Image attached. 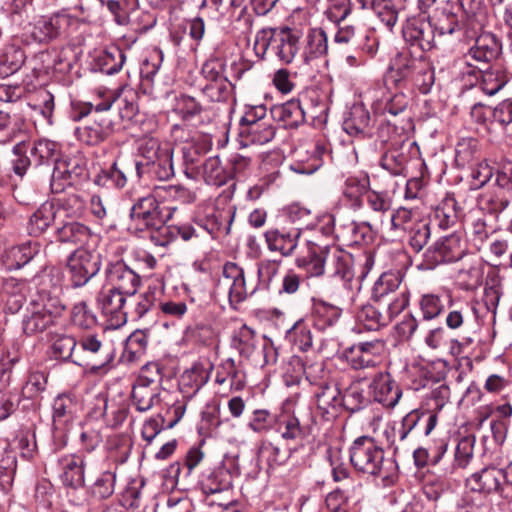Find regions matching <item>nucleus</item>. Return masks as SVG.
I'll list each match as a JSON object with an SVG mask.
<instances>
[{
  "label": "nucleus",
  "mask_w": 512,
  "mask_h": 512,
  "mask_svg": "<svg viewBox=\"0 0 512 512\" xmlns=\"http://www.w3.org/2000/svg\"><path fill=\"white\" fill-rule=\"evenodd\" d=\"M29 150L36 166L48 164L51 161L56 162V160H58V145L51 140L40 139L32 146L29 144Z\"/></svg>",
  "instance_id": "37998d69"
},
{
  "label": "nucleus",
  "mask_w": 512,
  "mask_h": 512,
  "mask_svg": "<svg viewBox=\"0 0 512 512\" xmlns=\"http://www.w3.org/2000/svg\"><path fill=\"white\" fill-rule=\"evenodd\" d=\"M473 457V441L462 438L455 449L454 464L445 470V474L454 473L456 468H465Z\"/></svg>",
  "instance_id": "bf43d9fd"
},
{
  "label": "nucleus",
  "mask_w": 512,
  "mask_h": 512,
  "mask_svg": "<svg viewBox=\"0 0 512 512\" xmlns=\"http://www.w3.org/2000/svg\"><path fill=\"white\" fill-rule=\"evenodd\" d=\"M56 237L62 243L83 246L91 233L87 226L75 220H64L56 226Z\"/></svg>",
  "instance_id": "c756f323"
},
{
  "label": "nucleus",
  "mask_w": 512,
  "mask_h": 512,
  "mask_svg": "<svg viewBox=\"0 0 512 512\" xmlns=\"http://www.w3.org/2000/svg\"><path fill=\"white\" fill-rule=\"evenodd\" d=\"M372 9L378 18L389 28H392L398 19V11L392 0H373Z\"/></svg>",
  "instance_id": "052dcab7"
},
{
  "label": "nucleus",
  "mask_w": 512,
  "mask_h": 512,
  "mask_svg": "<svg viewBox=\"0 0 512 512\" xmlns=\"http://www.w3.org/2000/svg\"><path fill=\"white\" fill-rule=\"evenodd\" d=\"M418 306L423 320L430 321L439 317L445 309L442 297L434 293L421 295Z\"/></svg>",
  "instance_id": "8fccbe9b"
},
{
  "label": "nucleus",
  "mask_w": 512,
  "mask_h": 512,
  "mask_svg": "<svg viewBox=\"0 0 512 512\" xmlns=\"http://www.w3.org/2000/svg\"><path fill=\"white\" fill-rule=\"evenodd\" d=\"M62 480L65 485L81 487L84 485L85 473L88 475L95 472V461L92 457L70 455L62 459Z\"/></svg>",
  "instance_id": "2eb2a0df"
},
{
  "label": "nucleus",
  "mask_w": 512,
  "mask_h": 512,
  "mask_svg": "<svg viewBox=\"0 0 512 512\" xmlns=\"http://www.w3.org/2000/svg\"><path fill=\"white\" fill-rule=\"evenodd\" d=\"M65 304L58 296L42 293L32 300L22 319L23 332L28 336L44 332L62 315Z\"/></svg>",
  "instance_id": "f03ea898"
},
{
  "label": "nucleus",
  "mask_w": 512,
  "mask_h": 512,
  "mask_svg": "<svg viewBox=\"0 0 512 512\" xmlns=\"http://www.w3.org/2000/svg\"><path fill=\"white\" fill-rule=\"evenodd\" d=\"M77 18L66 12H58L51 17H42L34 25L31 32L32 37L39 43H46L58 37L66 31Z\"/></svg>",
  "instance_id": "9b49d317"
},
{
  "label": "nucleus",
  "mask_w": 512,
  "mask_h": 512,
  "mask_svg": "<svg viewBox=\"0 0 512 512\" xmlns=\"http://www.w3.org/2000/svg\"><path fill=\"white\" fill-rule=\"evenodd\" d=\"M156 298L153 291H147L143 294H132L128 296L125 307V323L130 319L136 321L142 318L154 305Z\"/></svg>",
  "instance_id": "e433bc0d"
},
{
  "label": "nucleus",
  "mask_w": 512,
  "mask_h": 512,
  "mask_svg": "<svg viewBox=\"0 0 512 512\" xmlns=\"http://www.w3.org/2000/svg\"><path fill=\"white\" fill-rule=\"evenodd\" d=\"M385 345L381 340L354 344L346 354L348 362L354 369L375 366L380 361Z\"/></svg>",
  "instance_id": "f3484780"
},
{
  "label": "nucleus",
  "mask_w": 512,
  "mask_h": 512,
  "mask_svg": "<svg viewBox=\"0 0 512 512\" xmlns=\"http://www.w3.org/2000/svg\"><path fill=\"white\" fill-rule=\"evenodd\" d=\"M277 431L285 440H297L303 435L300 420L294 414L285 413L280 416Z\"/></svg>",
  "instance_id": "603ef678"
},
{
  "label": "nucleus",
  "mask_w": 512,
  "mask_h": 512,
  "mask_svg": "<svg viewBox=\"0 0 512 512\" xmlns=\"http://www.w3.org/2000/svg\"><path fill=\"white\" fill-rule=\"evenodd\" d=\"M202 490L206 496H216L217 494L229 496L232 494V475L223 467L216 468L203 481Z\"/></svg>",
  "instance_id": "72a5a7b5"
},
{
  "label": "nucleus",
  "mask_w": 512,
  "mask_h": 512,
  "mask_svg": "<svg viewBox=\"0 0 512 512\" xmlns=\"http://www.w3.org/2000/svg\"><path fill=\"white\" fill-rule=\"evenodd\" d=\"M127 296L108 286L97 297V303L104 315L110 317L111 325L120 327L125 324Z\"/></svg>",
  "instance_id": "a211bd4d"
},
{
  "label": "nucleus",
  "mask_w": 512,
  "mask_h": 512,
  "mask_svg": "<svg viewBox=\"0 0 512 512\" xmlns=\"http://www.w3.org/2000/svg\"><path fill=\"white\" fill-rule=\"evenodd\" d=\"M478 141L474 138H462L455 149V161L458 166L464 167L470 164L477 156Z\"/></svg>",
  "instance_id": "6e6d98bb"
},
{
  "label": "nucleus",
  "mask_w": 512,
  "mask_h": 512,
  "mask_svg": "<svg viewBox=\"0 0 512 512\" xmlns=\"http://www.w3.org/2000/svg\"><path fill=\"white\" fill-rule=\"evenodd\" d=\"M272 120L273 119H268L266 121L251 123V125H242L239 134L244 139L245 145H264L270 142L276 133Z\"/></svg>",
  "instance_id": "2f4dec72"
},
{
  "label": "nucleus",
  "mask_w": 512,
  "mask_h": 512,
  "mask_svg": "<svg viewBox=\"0 0 512 512\" xmlns=\"http://www.w3.org/2000/svg\"><path fill=\"white\" fill-rule=\"evenodd\" d=\"M479 72L481 73L480 89L489 96L500 91L510 79L509 73L501 64H494L489 69H482Z\"/></svg>",
  "instance_id": "473e14b6"
},
{
  "label": "nucleus",
  "mask_w": 512,
  "mask_h": 512,
  "mask_svg": "<svg viewBox=\"0 0 512 512\" xmlns=\"http://www.w3.org/2000/svg\"><path fill=\"white\" fill-rule=\"evenodd\" d=\"M142 153L148 163L152 164L153 171L160 180H166L173 176V153L170 147L161 146L157 140L150 139L142 148Z\"/></svg>",
  "instance_id": "f8f14e48"
},
{
  "label": "nucleus",
  "mask_w": 512,
  "mask_h": 512,
  "mask_svg": "<svg viewBox=\"0 0 512 512\" xmlns=\"http://www.w3.org/2000/svg\"><path fill=\"white\" fill-rule=\"evenodd\" d=\"M418 61L406 56H399L390 68L387 80H390L396 86L411 85L412 75L414 74L412 67L416 66L415 63H418Z\"/></svg>",
  "instance_id": "58836bf2"
},
{
  "label": "nucleus",
  "mask_w": 512,
  "mask_h": 512,
  "mask_svg": "<svg viewBox=\"0 0 512 512\" xmlns=\"http://www.w3.org/2000/svg\"><path fill=\"white\" fill-rule=\"evenodd\" d=\"M47 383V377L44 372H31L29 377L22 387L23 397L30 399L37 396L39 393L44 391Z\"/></svg>",
  "instance_id": "69168bd1"
},
{
  "label": "nucleus",
  "mask_w": 512,
  "mask_h": 512,
  "mask_svg": "<svg viewBox=\"0 0 512 512\" xmlns=\"http://www.w3.org/2000/svg\"><path fill=\"white\" fill-rule=\"evenodd\" d=\"M326 273L344 282L353 279L351 255L337 245H326Z\"/></svg>",
  "instance_id": "6ab92c4d"
},
{
  "label": "nucleus",
  "mask_w": 512,
  "mask_h": 512,
  "mask_svg": "<svg viewBox=\"0 0 512 512\" xmlns=\"http://www.w3.org/2000/svg\"><path fill=\"white\" fill-rule=\"evenodd\" d=\"M78 403L68 394L58 395L53 402V419L61 421L64 418H73L77 413Z\"/></svg>",
  "instance_id": "13d9d810"
},
{
  "label": "nucleus",
  "mask_w": 512,
  "mask_h": 512,
  "mask_svg": "<svg viewBox=\"0 0 512 512\" xmlns=\"http://www.w3.org/2000/svg\"><path fill=\"white\" fill-rule=\"evenodd\" d=\"M446 448L447 445L442 443L437 448V452L432 456L426 448L419 447L415 449L413 453L415 465L419 468L425 467L426 465H437L445 454Z\"/></svg>",
  "instance_id": "338daca9"
},
{
  "label": "nucleus",
  "mask_w": 512,
  "mask_h": 512,
  "mask_svg": "<svg viewBox=\"0 0 512 512\" xmlns=\"http://www.w3.org/2000/svg\"><path fill=\"white\" fill-rule=\"evenodd\" d=\"M299 236L300 231L298 229L288 233L269 230L265 233V240L269 250L280 252L283 256H289L296 249Z\"/></svg>",
  "instance_id": "f704fd0d"
},
{
  "label": "nucleus",
  "mask_w": 512,
  "mask_h": 512,
  "mask_svg": "<svg viewBox=\"0 0 512 512\" xmlns=\"http://www.w3.org/2000/svg\"><path fill=\"white\" fill-rule=\"evenodd\" d=\"M272 119L283 123L286 128H295L305 121V112L299 100H290L271 109Z\"/></svg>",
  "instance_id": "c85d7f7f"
},
{
  "label": "nucleus",
  "mask_w": 512,
  "mask_h": 512,
  "mask_svg": "<svg viewBox=\"0 0 512 512\" xmlns=\"http://www.w3.org/2000/svg\"><path fill=\"white\" fill-rule=\"evenodd\" d=\"M256 287H248L245 280L244 269L234 262L224 264L215 292L217 295L227 297L231 305L244 301L248 295L253 294Z\"/></svg>",
  "instance_id": "39448f33"
},
{
  "label": "nucleus",
  "mask_w": 512,
  "mask_h": 512,
  "mask_svg": "<svg viewBox=\"0 0 512 512\" xmlns=\"http://www.w3.org/2000/svg\"><path fill=\"white\" fill-rule=\"evenodd\" d=\"M360 495L361 484L357 481H350V483L342 484V486L330 492L326 497L325 503L330 512H346L343 506L350 501H358Z\"/></svg>",
  "instance_id": "bb28decb"
},
{
  "label": "nucleus",
  "mask_w": 512,
  "mask_h": 512,
  "mask_svg": "<svg viewBox=\"0 0 512 512\" xmlns=\"http://www.w3.org/2000/svg\"><path fill=\"white\" fill-rule=\"evenodd\" d=\"M153 380H136L132 389V401L136 409L146 412L160 402L161 389L159 385L150 386Z\"/></svg>",
  "instance_id": "a878e982"
},
{
  "label": "nucleus",
  "mask_w": 512,
  "mask_h": 512,
  "mask_svg": "<svg viewBox=\"0 0 512 512\" xmlns=\"http://www.w3.org/2000/svg\"><path fill=\"white\" fill-rule=\"evenodd\" d=\"M506 473L496 467H486L481 471L472 474L466 481L470 494L483 496V493H492L497 491L503 485V491L510 488V484L505 482Z\"/></svg>",
  "instance_id": "9d476101"
},
{
  "label": "nucleus",
  "mask_w": 512,
  "mask_h": 512,
  "mask_svg": "<svg viewBox=\"0 0 512 512\" xmlns=\"http://www.w3.org/2000/svg\"><path fill=\"white\" fill-rule=\"evenodd\" d=\"M304 374L314 389L328 385L336 380L331 372L325 369L323 362H315L305 366Z\"/></svg>",
  "instance_id": "5fc2aeb1"
},
{
  "label": "nucleus",
  "mask_w": 512,
  "mask_h": 512,
  "mask_svg": "<svg viewBox=\"0 0 512 512\" xmlns=\"http://www.w3.org/2000/svg\"><path fill=\"white\" fill-rule=\"evenodd\" d=\"M55 205L60 223L64 220H75L80 217L85 208L84 200L77 194L69 195L64 199L59 200L58 204Z\"/></svg>",
  "instance_id": "c03bdc74"
},
{
  "label": "nucleus",
  "mask_w": 512,
  "mask_h": 512,
  "mask_svg": "<svg viewBox=\"0 0 512 512\" xmlns=\"http://www.w3.org/2000/svg\"><path fill=\"white\" fill-rule=\"evenodd\" d=\"M416 66L412 67L414 74L412 75L411 85L416 87L420 93L427 94L435 81L434 70L426 61L419 60L415 63Z\"/></svg>",
  "instance_id": "a18cd8bd"
},
{
  "label": "nucleus",
  "mask_w": 512,
  "mask_h": 512,
  "mask_svg": "<svg viewBox=\"0 0 512 512\" xmlns=\"http://www.w3.org/2000/svg\"><path fill=\"white\" fill-rule=\"evenodd\" d=\"M326 246L309 243L307 255L296 259V264L311 277H319L326 273Z\"/></svg>",
  "instance_id": "393cba45"
},
{
  "label": "nucleus",
  "mask_w": 512,
  "mask_h": 512,
  "mask_svg": "<svg viewBox=\"0 0 512 512\" xmlns=\"http://www.w3.org/2000/svg\"><path fill=\"white\" fill-rule=\"evenodd\" d=\"M28 152H30L29 143L26 141H20L12 149V170L17 176L21 178L26 174L28 168L34 162L33 158L31 159L28 156Z\"/></svg>",
  "instance_id": "3c124183"
},
{
  "label": "nucleus",
  "mask_w": 512,
  "mask_h": 512,
  "mask_svg": "<svg viewBox=\"0 0 512 512\" xmlns=\"http://www.w3.org/2000/svg\"><path fill=\"white\" fill-rule=\"evenodd\" d=\"M409 103V97L404 93L399 92L373 100L372 108L375 113L382 115L389 114L392 117L400 116L402 121H405L410 119V116L407 113Z\"/></svg>",
  "instance_id": "b1692460"
},
{
  "label": "nucleus",
  "mask_w": 512,
  "mask_h": 512,
  "mask_svg": "<svg viewBox=\"0 0 512 512\" xmlns=\"http://www.w3.org/2000/svg\"><path fill=\"white\" fill-rule=\"evenodd\" d=\"M41 244L29 240L7 249L3 256V264L8 270H16L25 266L40 252Z\"/></svg>",
  "instance_id": "5701e85b"
},
{
  "label": "nucleus",
  "mask_w": 512,
  "mask_h": 512,
  "mask_svg": "<svg viewBox=\"0 0 512 512\" xmlns=\"http://www.w3.org/2000/svg\"><path fill=\"white\" fill-rule=\"evenodd\" d=\"M115 479V473L103 471L92 485V494L99 499L110 497L114 492Z\"/></svg>",
  "instance_id": "e2e57ef3"
},
{
  "label": "nucleus",
  "mask_w": 512,
  "mask_h": 512,
  "mask_svg": "<svg viewBox=\"0 0 512 512\" xmlns=\"http://www.w3.org/2000/svg\"><path fill=\"white\" fill-rule=\"evenodd\" d=\"M328 52V37L321 28H311L305 36L303 60L309 64L315 59L325 56Z\"/></svg>",
  "instance_id": "7c9ffc66"
},
{
  "label": "nucleus",
  "mask_w": 512,
  "mask_h": 512,
  "mask_svg": "<svg viewBox=\"0 0 512 512\" xmlns=\"http://www.w3.org/2000/svg\"><path fill=\"white\" fill-rule=\"evenodd\" d=\"M369 394L386 407H394L402 392L388 372L377 373L369 385Z\"/></svg>",
  "instance_id": "412c9836"
},
{
  "label": "nucleus",
  "mask_w": 512,
  "mask_h": 512,
  "mask_svg": "<svg viewBox=\"0 0 512 512\" xmlns=\"http://www.w3.org/2000/svg\"><path fill=\"white\" fill-rule=\"evenodd\" d=\"M406 156L398 149L388 150L380 159V165L393 175H400L404 171Z\"/></svg>",
  "instance_id": "680f3d73"
},
{
  "label": "nucleus",
  "mask_w": 512,
  "mask_h": 512,
  "mask_svg": "<svg viewBox=\"0 0 512 512\" xmlns=\"http://www.w3.org/2000/svg\"><path fill=\"white\" fill-rule=\"evenodd\" d=\"M403 37L411 45L426 51L434 46L435 31L430 22L413 18L404 26Z\"/></svg>",
  "instance_id": "4be33fe9"
},
{
  "label": "nucleus",
  "mask_w": 512,
  "mask_h": 512,
  "mask_svg": "<svg viewBox=\"0 0 512 512\" xmlns=\"http://www.w3.org/2000/svg\"><path fill=\"white\" fill-rule=\"evenodd\" d=\"M292 450H283L268 440H263L258 449V459L270 468L283 465L291 456Z\"/></svg>",
  "instance_id": "79ce46f5"
},
{
  "label": "nucleus",
  "mask_w": 512,
  "mask_h": 512,
  "mask_svg": "<svg viewBox=\"0 0 512 512\" xmlns=\"http://www.w3.org/2000/svg\"><path fill=\"white\" fill-rule=\"evenodd\" d=\"M299 39V33L288 27L262 29L256 34L255 48L261 47L265 52L270 47L281 62L289 64L299 50Z\"/></svg>",
  "instance_id": "7ed1b4c3"
},
{
  "label": "nucleus",
  "mask_w": 512,
  "mask_h": 512,
  "mask_svg": "<svg viewBox=\"0 0 512 512\" xmlns=\"http://www.w3.org/2000/svg\"><path fill=\"white\" fill-rule=\"evenodd\" d=\"M500 52V45L491 34L479 36L467 54L456 61L462 74L474 75L482 71L481 65H486L496 59Z\"/></svg>",
  "instance_id": "423d86ee"
},
{
  "label": "nucleus",
  "mask_w": 512,
  "mask_h": 512,
  "mask_svg": "<svg viewBox=\"0 0 512 512\" xmlns=\"http://www.w3.org/2000/svg\"><path fill=\"white\" fill-rule=\"evenodd\" d=\"M341 316V310L327 303H319L315 306L313 321L316 328L325 330L333 326Z\"/></svg>",
  "instance_id": "09e8293b"
},
{
  "label": "nucleus",
  "mask_w": 512,
  "mask_h": 512,
  "mask_svg": "<svg viewBox=\"0 0 512 512\" xmlns=\"http://www.w3.org/2000/svg\"><path fill=\"white\" fill-rule=\"evenodd\" d=\"M130 216L138 226L153 229L150 238L156 245L166 246L170 243L167 237L169 227H165L164 223L170 218L171 213L154 195L140 198L132 206Z\"/></svg>",
  "instance_id": "f257e3e1"
},
{
  "label": "nucleus",
  "mask_w": 512,
  "mask_h": 512,
  "mask_svg": "<svg viewBox=\"0 0 512 512\" xmlns=\"http://www.w3.org/2000/svg\"><path fill=\"white\" fill-rule=\"evenodd\" d=\"M287 338L300 351H307L312 346L313 337L309 326L304 321L296 322L287 332Z\"/></svg>",
  "instance_id": "864d4df0"
},
{
  "label": "nucleus",
  "mask_w": 512,
  "mask_h": 512,
  "mask_svg": "<svg viewBox=\"0 0 512 512\" xmlns=\"http://www.w3.org/2000/svg\"><path fill=\"white\" fill-rule=\"evenodd\" d=\"M60 223L56 205L52 202L43 203L29 218L28 232L30 235L39 236L43 234L50 226Z\"/></svg>",
  "instance_id": "cd10ccee"
},
{
  "label": "nucleus",
  "mask_w": 512,
  "mask_h": 512,
  "mask_svg": "<svg viewBox=\"0 0 512 512\" xmlns=\"http://www.w3.org/2000/svg\"><path fill=\"white\" fill-rule=\"evenodd\" d=\"M102 416L106 424L112 428L119 427L127 418L128 405L122 398H103Z\"/></svg>",
  "instance_id": "ea45409f"
},
{
  "label": "nucleus",
  "mask_w": 512,
  "mask_h": 512,
  "mask_svg": "<svg viewBox=\"0 0 512 512\" xmlns=\"http://www.w3.org/2000/svg\"><path fill=\"white\" fill-rule=\"evenodd\" d=\"M350 461L357 471L378 476L384 467V451L373 438L362 436L350 448Z\"/></svg>",
  "instance_id": "20e7f679"
},
{
  "label": "nucleus",
  "mask_w": 512,
  "mask_h": 512,
  "mask_svg": "<svg viewBox=\"0 0 512 512\" xmlns=\"http://www.w3.org/2000/svg\"><path fill=\"white\" fill-rule=\"evenodd\" d=\"M411 247L419 252L427 244L430 236V226L426 220H417L407 231Z\"/></svg>",
  "instance_id": "4d7b16f0"
},
{
  "label": "nucleus",
  "mask_w": 512,
  "mask_h": 512,
  "mask_svg": "<svg viewBox=\"0 0 512 512\" xmlns=\"http://www.w3.org/2000/svg\"><path fill=\"white\" fill-rule=\"evenodd\" d=\"M204 181L209 185L222 186L231 178V173L226 171L217 156L206 159L201 167Z\"/></svg>",
  "instance_id": "a19ab883"
},
{
  "label": "nucleus",
  "mask_w": 512,
  "mask_h": 512,
  "mask_svg": "<svg viewBox=\"0 0 512 512\" xmlns=\"http://www.w3.org/2000/svg\"><path fill=\"white\" fill-rule=\"evenodd\" d=\"M369 123V112L362 105H355L344 121V130L350 135H358L364 132Z\"/></svg>",
  "instance_id": "de8ad7c7"
},
{
  "label": "nucleus",
  "mask_w": 512,
  "mask_h": 512,
  "mask_svg": "<svg viewBox=\"0 0 512 512\" xmlns=\"http://www.w3.org/2000/svg\"><path fill=\"white\" fill-rule=\"evenodd\" d=\"M401 284V277L396 273H383L375 282L372 289V299L380 306L389 307V303L394 299L404 298L405 303L403 310L409 303V296L407 291H400L398 289Z\"/></svg>",
  "instance_id": "ddd939ff"
},
{
  "label": "nucleus",
  "mask_w": 512,
  "mask_h": 512,
  "mask_svg": "<svg viewBox=\"0 0 512 512\" xmlns=\"http://www.w3.org/2000/svg\"><path fill=\"white\" fill-rule=\"evenodd\" d=\"M404 303V298L400 297L391 301L387 308L378 303L363 305L357 312V322L366 330H378L380 327L388 325L403 311Z\"/></svg>",
  "instance_id": "6e6552de"
},
{
  "label": "nucleus",
  "mask_w": 512,
  "mask_h": 512,
  "mask_svg": "<svg viewBox=\"0 0 512 512\" xmlns=\"http://www.w3.org/2000/svg\"><path fill=\"white\" fill-rule=\"evenodd\" d=\"M467 246L461 234L452 233L438 239L424 253L423 265L427 269H433L437 265L455 262L466 254Z\"/></svg>",
  "instance_id": "0eeeda50"
},
{
  "label": "nucleus",
  "mask_w": 512,
  "mask_h": 512,
  "mask_svg": "<svg viewBox=\"0 0 512 512\" xmlns=\"http://www.w3.org/2000/svg\"><path fill=\"white\" fill-rule=\"evenodd\" d=\"M369 191V177H349L345 181L343 195L351 202L352 206L361 205V197Z\"/></svg>",
  "instance_id": "49530a36"
},
{
  "label": "nucleus",
  "mask_w": 512,
  "mask_h": 512,
  "mask_svg": "<svg viewBox=\"0 0 512 512\" xmlns=\"http://www.w3.org/2000/svg\"><path fill=\"white\" fill-rule=\"evenodd\" d=\"M490 233L491 228L488 227L484 216H475L472 218L470 236L478 250H481Z\"/></svg>",
  "instance_id": "0e129e2a"
},
{
  "label": "nucleus",
  "mask_w": 512,
  "mask_h": 512,
  "mask_svg": "<svg viewBox=\"0 0 512 512\" xmlns=\"http://www.w3.org/2000/svg\"><path fill=\"white\" fill-rule=\"evenodd\" d=\"M113 131L111 120L104 115L95 117L93 123L78 129L79 138L90 145L98 144Z\"/></svg>",
  "instance_id": "c9c22d12"
},
{
  "label": "nucleus",
  "mask_w": 512,
  "mask_h": 512,
  "mask_svg": "<svg viewBox=\"0 0 512 512\" xmlns=\"http://www.w3.org/2000/svg\"><path fill=\"white\" fill-rule=\"evenodd\" d=\"M77 350H80V356L83 357L82 365L90 366L93 370L105 367L113 359L110 351L95 335L83 336Z\"/></svg>",
  "instance_id": "4468645a"
},
{
  "label": "nucleus",
  "mask_w": 512,
  "mask_h": 512,
  "mask_svg": "<svg viewBox=\"0 0 512 512\" xmlns=\"http://www.w3.org/2000/svg\"><path fill=\"white\" fill-rule=\"evenodd\" d=\"M317 409L327 420L335 418L343 406L342 395L337 380L313 391Z\"/></svg>",
  "instance_id": "aec40b11"
},
{
  "label": "nucleus",
  "mask_w": 512,
  "mask_h": 512,
  "mask_svg": "<svg viewBox=\"0 0 512 512\" xmlns=\"http://www.w3.org/2000/svg\"><path fill=\"white\" fill-rule=\"evenodd\" d=\"M67 267L73 286L82 287L99 272L100 258L97 253L79 248L69 256Z\"/></svg>",
  "instance_id": "1a4fd4ad"
},
{
  "label": "nucleus",
  "mask_w": 512,
  "mask_h": 512,
  "mask_svg": "<svg viewBox=\"0 0 512 512\" xmlns=\"http://www.w3.org/2000/svg\"><path fill=\"white\" fill-rule=\"evenodd\" d=\"M453 512H489L486 497L466 493Z\"/></svg>",
  "instance_id": "774afa93"
},
{
  "label": "nucleus",
  "mask_w": 512,
  "mask_h": 512,
  "mask_svg": "<svg viewBox=\"0 0 512 512\" xmlns=\"http://www.w3.org/2000/svg\"><path fill=\"white\" fill-rule=\"evenodd\" d=\"M106 277L110 287L127 297L135 294L140 286V277L122 262L110 264Z\"/></svg>",
  "instance_id": "dca6fc26"
},
{
  "label": "nucleus",
  "mask_w": 512,
  "mask_h": 512,
  "mask_svg": "<svg viewBox=\"0 0 512 512\" xmlns=\"http://www.w3.org/2000/svg\"><path fill=\"white\" fill-rule=\"evenodd\" d=\"M74 337L65 334H56L52 342V351L56 358L70 360L77 365H82L80 350Z\"/></svg>",
  "instance_id": "4c0bfd02"
}]
</instances>
